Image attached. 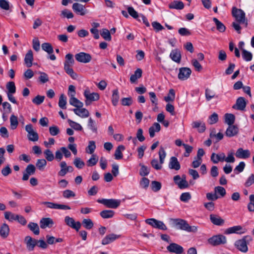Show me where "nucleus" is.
I'll return each instance as SVG.
<instances>
[{
    "label": "nucleus",
    "mask_w": 254,
    "mask_h": 254,
    "mask_svg": "<svg viewBox=\"0 0 254 254\" xmlns=\"http://www.w3.org/2000/svg\"><path fill=\"white\" fill-rule=\"evenodd\" d=\"M174 224L178 228L188 232L195 233L197 231L198 228L195 226H190L188 222L182 219H175L173 220Z\"/></svg>",
    "instance_id": "f257e3e1"
},
{
    "label": "nucleus",
    "mask_w": 254,
    "mask_h": 254,
    "mask_svg": "<svg viewBox=\"0 0 254 254\" xmlns=\"http://www.w3.org/2000/svg\"><path fill=\"white\" fill-rule=\"evenodd\" d=\"M232 14L237 22L243 24L245 27H247L248 20L246 17L245 12L242 9L234 7L232 8Z\"/></svg>",
    "instance_id": "f03ea898"
},
{
    "label": "nucleus",
    "mask_w": 254,
    "mask_h": 254,
    "mask_svg": "<svg viewBox=\"0 0 254 254\" xmlns=\"http://www.w3.org/2000/svg\"><path fill=\"white\" fill-rule=\"evenodd\" d=\"M252 240L250 236H245L242 239L236 241L235 246L240 251L246 253L248 250V244Z\"/></svg>",
    "instance_id": "7ed1b4c3"
},
{
    "label": "nucleus",
    "mask_w": 254,
    "mask_h": 254,
    "mask_svg": "<svg viewBox=\"0 0 254 254\" xmlns=\"http://www.w3.org/2000/svg\"><path fill=\"white\" fill-rule=\"evenodd\" d=\"M97 202L101 203L108 208H117L121 204V200L116 199H99Z\"/></svg>",
    "instance_id": "20e7f679"
},
{
    "label": "nucleus",
    "mask_w": 254,
    "mask_h": 254,
    "mask_svg": "<svg viewBox=\"0 0 254 254\" xmlns=\"http://www.w3.org/2000/svg\"><path fill=\"white\" fill-rule=\"evenodd\" d=\"M84 96L86 98L85 103L86 106L90 105L91 102L97 101L99 99V94L95 92L90 93L88 89L84 91Z\"/></svg>",
    "instance_id": "39448f33"
},
{
    "label": "nucleus",
    "mask_w": 254,
    "mask_h": 254,
    "mask_svg": "<svg viewBox=\"0 0 254 254\" xmlns=\"http://www.w3.org/2000/svg\"><path fill=\"white\" fill-rule=\"evenodd\" d=\"M208 242L213 246H217L226 244L227 239L225 236L220 234L213 236L209 238L208 239Z\"/></svg>",
    "instance_id": "423d86ee"
},
{
    "label": "nucleus",
    "mask_w": 254,
    "mask_h": 254,
    "mask_svg": "<svg viewBox=\"0 0 254 254\" xmlns=\"http://www.w3.org/2000/svg\"><path fill=\"white\" fill-rule=\"evenodd\" d=\"M247 232V229L243 228L240 225L234 226L230 228H228L224 231V234L226 235H229L231 234H243Z\"/></svg>",
    "instance_id": "0eeeda50"
},
{
    "label": "nucleus",
    "mask_w": 254,
    "mask_h": 254,
    "mask_svg": "<svg viewBox=\"0 0 254 254\" xmlns=\"http://www.w3.org/2000/svg\"><path fill=\"white\" fill-rule=\"evenodd\" d=\"M145 222L147 224L154 228L163 230H166L167 229L166 226L162 221L157 220L154 218L147 219L145 220Z\"/></svg>",
    "instance_id": "6e6552de"
},
{
    "label": "nucleus",
    "mask_w": 254,
    "mask_h": 254,
    "mask_svg": "<svg viewBox=\"0 0 254 254\" xmlns=\"http://www.w3.org/2000/svg\"><path fill=\"white\" fill-rule=\"evenodd\" d=\"M25 130L28 132V138L29 140L32 141H37L38 140V134L34 130L31 124L27 125L25 127Z\"/></svg>",
    "instance_id": "1a4fd4ad"
},
{
    "label": "nucleus",
    "mask_w": 254,
    "mask_h": 254,
    "mask_svg": "<svg viewBox=\"0 0 254 254\" xmlns=\"http://www.w3.org/2000/svg\"><path fill=\"white\" fill-rule=\"evenodd\" d=\"M75 58L77 62L84 64L89 63L92 60L91 56L89 54L84 52L76 54L75 55Z\"/></svg>",
    "instance_id": "9d476101"
},
{
    "label": "nucleus",
    "mask_w": 254,
    "mask_h": 254,
    "mask_svg": "<svg viewBox=\"0 0 254 254\" xmlns=\"http://www.w3.org/2000/svg\"><path fill=\"white\" fill-rule=\"evenodd\" d=\"M64 222L68 226L75 229L76 231H78L81 226L80 222H75L73 218L68 216L65 217Z\"/></svg>",
    "instance_id": "9b49d317"
},
{
    "label": "nucleus",
    "mask_w": 254,
    "mask_h": 254,
    "mask_svg": "<svg viewBox=\"0 0 254 254\" xmlns=\"http://www.w3.org/2000/svg\"><path fill=\"white\" fill-rule=\"evenodd\" d=\"M43 204L45 205L47 207L55 209H63V210H69L71 209L70 206L64 204H59L52 202L45 201L42 203Z\"/></svg>",
    "instance_id": "f8f14e48"
},
{
    "label": "nucleus",
    "mask_w": 254,
    "mask_h": 254,
    "mask_svg": "<svg viewBox=\"0 0 254 254\" xmlns=\"http://www.w3.org/2000/svg\"><path fill=\"white\" fill-rule=\"evenodd\" d=\"M36 171V168L33 164H29L26 167L23 173L22 180L27 181L29 179V176L34 175Z\"/></svg>",
    "instance_id": "ddd939ff"
},
{
    "label": "nucleus",
    "mask_w": 254,
    "mask_h": 254,
    "mask_svg": "<svg viewBox=\"0 0 254 254\" xmlns=\"http://www.w3.org/2000/svg\"><path fill=\"white\" fill-rule=\"evenodd\" d=\"M191 73V69L189 67H181L179 69L178 78L181 80L188 79Z\"/></svg>",
    "instance_id": "4468645a"
},
{
    "label": "nucleus",
    "mask_w": 254,
    "mask_h": 254,
    "mask_svg": "<svg viewBox=\"0 0 254 254\" xmlns=\"http://www.w3.org/2000/svg\"><path fill=\"white\" fill-rule=\"evenodd\" d=\"M24 243L29 251H33L37 245V240L32 238L31 236H27L24 238Z\"/></svg>",
    "instance_id": "2eb2a0df"
},
{
    "label": "nucleus",
    "mask_w": 254,
    "mask_h": 254,
    "mask_svg": "<svg viewBox=\"0 0 254 254\" xmlns=\"http://www.w3.org/2000/svg\"><path fill=\"white\" fill-rule=\"evenodd\" d=\"M167 249L169 252L176 254H181L184 252V249L181 246L174 243L167 246Z\"/></svg>",
    "instance_id": "dca6fc26"
},
{
    "label": "nucleus",
    "mask_w": 254,
    "mask_h": 254,
    "mask_svg": "<svg viewBox=\"0 0 254 254\" xmlns=\"http://www.w3.org/2000/svg\"><path fill=\"white\" fill-rule=\"evenodd\" d=\"M72 8L75 13L82 16L85 15L87 13V10L85 6L79 3H74L72 4Z\"/></svg>",
    "instance_id": "f3484780"
},
{
    "label": "nucleus",
    "mask_w": 254,
    "mask_h": 254,
    "mask_svg": "<svg viewBox=\"0 0 254 254\" xmlns=\"http://www.w3.org/2000/svg\"><path fill=\"white\" fill-rule=\"evenodd\" d=\"M239 132V128L236 125H230L225 131V135L231 137L236 135Z\"/></svg>",
    "instance_id": "a211bd4d"
},
{
    "label": "nucleus",
    "mask_w": 254,
    "mask_h": 254,
    "mask_svg": "<svg viewBox=\"0 0 254 254\" xmlns=\"http://www.w3.org/2000/svg\"><path fill=\"white\" fill-rule=\"evenodd\" d=\"M250 151L248 150H244L242 148H239L236 152V156L238 158L247 159L250 157Z\"/></svg>",
    "instance_id": "6ab92c4d"
},
{
    "label": "nucleus",
    "mask_w": 254,
    "mask_h": 254,
    "mask_svg": "<svg viewBox=\"0 0 254 254\" xmlns=\"http://www.w3.org/2000/svg\"><path fill=\"white\" fill-rule=\"evenodd\" d=\"M246 106V102L244 98L239 97L237 99L236 104L233 105V108L243 111Z\"/></svg>",
    "instance_id": "aec40b11"
},
{
    "label": "nucleus",
    "mask_w": 254,
    "mask_h": 254,
    "mask_svg": "<svg viewBox=\"0 0 254 254\" xmlns=\"http://www.w3.org/2000/svg\"><path fill=\"white\" fill-rule=\"evenodd\" d=\"M120 236V235L115 234L108 235L102 240V244L103 245H108L119 239Z\"/></svg>",
    "instance_id": "412c9836"
},
{
    "label": "nucleus",
    "mask_w": 254,
    "mask_h": 254,
    "mask_svg": "<svg viewBox=\"0 0 254 254\" xmlns=\"http://www.w3.org/2000/svg\"><path fill=\"white\" fill-rule=\"evenodd\" d=\"M210 220L214 225L217 226H222L225 223V220L224 219L219 216L215 214H210Z\"/></svg>",
    "instance_id": "4be33fe9"
},
{
    "label": "nucleus",
    "mask_w": 254,
    "mask_h": 254,
    "mask_svg": "<svg viewBox=\"0 0 254 254\" xmlns=\"http://www.w3.org/2000/svg\"><path fill=\"white\" fill-rule=\"evenodd\" d=\"M10 229L8 225L4 223L0 226V236L3 239L7 238L9 234Z\"/></svg>",
    "instance_id": "5701e85b"
},
{
    "label": "nucleus",
    "mask_w": 254,
    "mask_h": 254,
    "mask_svg": "<svg viewBox=\"0 0 254 254\" xmlns=\"http://www.w3.org/2000/svg\"><path fill=\"white\" fill-rule=\"evenodd\" d=\"M53 224L54 222L51 218H43L40 221V225L42 229L51 227Z\"/></svg>",
    "instance_id": "b1692460"
},
{
    "label": "nucleus",
    "mask_w": 254,
    "mask_h": 254,
    "mask_svg": "<svg viewBox=\"0 0 254 254\" xmlns=\"http://www.w3.org/2000/svg\"><path fill=\"white\" fill-rule=\"evenodd\" d=\"M169 167L171 169H174L177 171L180 170L181 166L178 159L176 157H171L169 163Z\"/></svg>",
    "instance_id": "393cba45"
},
{
    "label": "nucleus",
    "mask_w": 254,
    "mask_h": 254,
    "mask_svg": "<svg viewBox=\"0 0 254 254\" xmlns=\"http://www.w3.org/2000/svg\"><path fill=\"white\" fill-rule=\"evenodd\" d=\"M225 157V154L224 153L222 152L218 154L213 153L211 156V160L214 163L216 164L219 161H224Z\"/></svg>",
    "instance_id": "a878e982"
},
{
    "label": "nucleus",
    "mask_w": 254,
    "mask_h": 254,
    "mask_svg": "<svg viewBox=\"0 0 254 254\" xmlns=\"http://www.w3.org/2000/svg\"><path fill=\"white\" fill-rule=\"evenodd\" d=\"M192 127L194 128H197L199 132H203L206 129L204 123L201 121H195L192 123Z\"/></svg>",
    "instance_id": "bb28decb"
},
{
    "label": "nucleus",
    "mask_w": 254,
    "mask_h": 254,
    "mask_svg": "<svg viewBox=\"0 0 254 254\" xmlns=\"http://www.w3.org/2000/svg\"><path fill=\"white\" fill-rule=\"evenodd\" d=\"M33 61V55L32 50L28 51L24 58V63L27 67H30L32 65Z\"/></svg>",
    "instance_id": "cd10ccee"
},
{
    "label": "nucleus",
    "mask_w": 254,
    "mask_h": 254,
    "mask_svg": "<svg viewBox=\"0 0 254 254\" xmlns=\"http://www.w3.org/2000/svg\"><path fill=\"white\" fill-rule=\"evenodd\" d=\"M73 111L76 115L82 118H87L89 116L88 111L85 108L74 109Z\"/></svg>",
    "instance_id": "c85d7f7f"
},
{
    "label": "nucleus",
    "mask_w": 254,
    "mask_h": 254,
    "mask_svg": "<svg viewBox=\"0 0 254 254\" xmlns=\"http://www.w3.org/2000/svg\"><path fill=\"white\" fill-rule=\"evenodd\" d=\"M161 129V126L158 123H154L149 128V133L151 137L155 136V132H159Z\"/></svg>",
    "instance_id": "c756f323"
},
{
    "label": "nucleus",
    "mask_w": 254,
    "mask_h": 254,
    "mask_svg": "<svg viewBox=\"0 0 254 254\" xmlns=\"http://www.w3.org/2000/svg\"><path fill=\"white\" fill-rule=\"evenodd\" d=\"M170 57L173 61L177 63H180L181 55L180 52L178 50H172L170 53Z\"/></svg>",
    "instance_id": "7c9ffc66"
},
{
    "label": "nucleus",
    "mask_w": 254,
    "mask_h": 254,
    "mask_svg": "<svg viewBox=\"0 0 254 254\" xmlns=\"http://www.w3.org/2000/svg\"><path fill=\"white\" fill-rule=\"evenodd\" d=\"M170 9H182L184 7V4L182 1L174 0L169 5Z\"/></svg>",
    "instance_id": "2f4dec72"
},
{
    "label": "nucleus",
    "mask_w": 254,
    "mask_h": 254,
    "mask_svg": "<svg viewBox=\"0 0 254 254\" xmlns=\"http://www.w3.org/2000/svg\"><path fill=\"white\" fill-rule=\"evenodd\" d=\"M74 61L73 55L71 54H67L65 56V61L64 63V68L70 67L74 64Z\"/></svg>",
    "instance_id": "473e14b6"
},
{
    "label": "nucleus",
    "mask_w": 254,
    "mask_h": 254,
    "mask_svg": "<svg viewBox=\"0 0 254 254\" xmlns=\"http://www.w3.org/2000/svg\"><path fill=\"white\" fill-rule=\"evenodd\" d=\"M69 102L71 105L77 108H81L83 106V103L75 98V96L70 97Z\"/></svg>",
    "instance_id": "72a5a7b5"
},
{
    "label": "nucleus",
    "mask_w": 254,
    "mask_h": 254,
    "mask_svg": "<svg viewBox=\"0 0 254 254\" xmlns=\"http://www.w3.org/2000/svg\"><path fill=\"white\" fill-rule=\"evenodd\" d=\"M142 70L140 68H137L134 72L133 74H132L130 77V81L133 83L136 82L138 78H139L142 76Z\"/></svg>",
    "instance_id": "f704fd0d"
},
{
    "label": "nucleus",
    "mask_w": 254,
    "mask_h": 254,
    "mask_svg": "<svg viewBox=\"0 0 254 254\" xmlns=\"http://www.w3.org/2000/svg\"><path fill=\"white\" fill-rule=\"evenodd\" d=\"M27 227L35 235H38L40 233V230L38 225L34 222H30Z\"/></svg>",
    "instance_id": "c9c22d12"
},
{
    "label": "nucleus",
    "mask_w": 254,
    "mask_h": 254,
    "mask_svg": "<svg viewBox=\"0 0 254 254\" xmlns=\"http://www.w3.org/2000/svg\"><path fill=\"white\" fill-rule=\"evenodd\" d=\"M120 98L119 93L118 89H115L112 91L111 98L112 103L114 106H116Z\"/></svg>",
    "instance_id": "e433bc0d"
},
{
    "label": "nucleus",
    "mask_w": 254,
    "mask_h": 254,
    "mask_svg": "<svg viewBox=\"0 0 254 254\" xmlns=\"http://www.w3.org/2000/svg\"><path fill=\"white\" fill-rule=\"evenodd\" d=\"M100 214L103 218L108 219L112 218L115 214V212L112 210H105L101 211Z\"/></svg>",
    "instance_id": "4c0bfd02"
},
{
    "label": "nucleus",
    "mask_w": 254,
    "mask_h": 254,
    "mask_svg": "<svg viewBox=\"0 0 254 254\" xmlns=\"http://www.w3.org/2000/svg\"><path fill=\"white\" fill-rule=\"evenodd\" d=\"M125 149V147L124 145H121L118 146L115 152V158L116 160H119L123 158V155L122 153V151Z\"/></svg>",
    "instance_id": "58836bf2"
},
{
    "label": "nucleus",
    "mask_w": 254,
    "mask_h": 254,
    "mask_svg": "<svg viewBox=\"0 0 254 254\" xmlns=\"http://www.w3.org/2000/svg\"><path fill=\"white\" fill-rule=\"evenodd\" d=\"M235 117L232 114H226L225 115V122L230 125H233L235 122Z\"/></svg>",
    "instance_id": "ea45409f"
},
{
    "label": "nucleus",
    "mask_w": 254,
    "mask_h": 254,
    "mask_svg": "<svg viewBox=\"0 0 254 254\" xmlns=\"http://www.w3.org/2000/svg\"><path fill=\"white\" fill-rule=\"evenodd\" d=\"M7 89L6 93H15L16 92V86L13 81H9L6 84Z\"/></svg>",
    "instance_id": "a19ab883"
},
{
    "label": "nucleus",
    "mask_w": 254,
    "mask_h": 254,
    "mask_svg": "<svg viewBox=\"0 0 254 254\" xmlns=\"http://www.w3.org/2000/svg\"><path fill=\"white\" fill-rule=\"evenodd\" d=\"M95 149V142L93 140L89 141L88 142V145L86 148V152L90 154H94L93 152H94Z\"/></svg>",
    "instance_id": "79ce46f5"
},
{
    "label": "nucleus",
    "mask_w": 254,
    "mask_h": 254,
    "mask_svg": "<svg viewBox=\"0 0 254 254\" xmlns=\"http://www.w3.org/2000/svg\"><path fill=\"white\" fill-rule=\"evenodd\" d=\"M213 20L216 24L217 29L219 32H223L225 31L226 27L217 18L214 17V18H213Z\"/></svg>",
    "instance_id": "37998d69"
},
{
    "label": "nucleus",
    "mask_w": 254,
    "mask_h": 254,
    "mask_svg": "<svg viewBox=\"0 0 254 254\" xmlns=\"http://www.w3.org/2000/svg\"><path fill=\"white\" fill-rule=\"evenodd\" d=\"M205 96L207 101H210L213 98L217 97V96L215 95V92L208 88L205 89Z\"/></svg>",
    "instance_id": "c03bdc74"
},
{
    "label": "nucleus",
    "mask_w": 254,
    "mask_h": 254,
    "mask_svg": "<svg viewBox=\"0 0 254 254\" xmlns=\"http://www.w3.org/2000/svg\"><path fill=\"white\" fill-rule=\"evenodd\" d=\"M66 97L64 94H62L60 95L59 101V107L63 109H66Z\"/></svg>",
    "instance_id": "a18cd8bd"
},
{
    "label": "nucleus",
    "mask_w": 254,
    "mask_h": 254,
    "mask_svg": "<svg viewBox=\"0 0 254 254\" xmlns=\"http://www.w3.org/2000/svg\"><path fill=\"white\" fill-rule=\"evenodd\" d=\"M60 165L61 167V170L58 172V175L59 176L63 177L65 176L66 174V168H67V166L65 161L61 162Z\"/></svg>",
    "instance_id": "49530a36"
},
{
    "label": "nucleus",
    "mask_w": 254,
    "mask_h": 254,
    "mask_svg": "<svg viewBox=\"0 0 254 254\" xmlns=\"http://www.w3.org/2000/svg\"><path fill=\"white\" fill-rule=\"evenodd\" d=\"M44 154L46 158V160H47L48 161L51 162L55 158L54 154L53 153L52 151L49 149H46L44 151Z\"/></svg>",
    "instance_id": "de8ad7c7"
},
{
    "label": "nucleus",
    "mask_w": 254,
    "mask_h": 254,
    "mask_svg": "<svg viewBox=\"0 0 254 254\" xmlns=\"http://www.w3.org/2000/svg\"><path fill=\"white\" fill-rule=\"evenodd\" d=\"M10 127L12 129H15L16 128L18 122L17 117L14 115H12L10 118Z\"/></svg>",
    "instance_id": "09e8293b"
},
{
    "label": "nucleus",
    "mask_w": 254,
    "mask_h": 254,
    "mask_svg": "<svg viewBox=\"0 0 254 254\" xmlns=\"http://www.w3.org/2000/svg\"><path fill=\"white\" fill-rule=\"evenodd\" d=\"M83 227L86 229L90 230L93 227V223L90 219H84L82 222Z\"/></svg>",
    "instance_id": "8fccbe9b"
},
{
    "label": "nucleus",
    "mask_w": 254,
    "mask_h": 254,
    "mask_svg": "<svg viewBox=\"0 0 254 254\" xmlns=\"http://www.w3.org/2000/svg\"><path fill=\"white\" fill-rule=\"evenodd\" d=\"M47 165V161L46 159H38L36 163V166L37 168L41 171H43Z\"/></svg>",
    "instance_id": "3c124183"
},
{
    "label": "nucleus",
    "mask_w": 254,
    "mask_h": 254,
    "mask_svg": "<svg viewBox=\"0 0 254 254\" xmlns=\"http://www.w3.org/2000/svg\"><path fill=\"white\" fill-rule=\"evenodd\" d=\"M98 161V157L95 154H92L91 158L87 161L88 166L95 165Z\"/></svg>",
    "instance_id": "603ef678"
},
{
    "label": "nucleus",
    "mask_w": 254,
    "mask_h": 254,
    "mask_svg": "<svg viewBox=\"0 0 254 254\" xmlns=\"http://www.w3.org/2000/svg\"><path fill=\"white\" fill-rule=\"evenodd\" d=\"M242 57H243L244 60L247 62L251 61L252 59V58H253L252 54L251 52H250L245 49H242Z\"/></svg>",
    "instance_id": "864d4df0"
},
{
    "label": "nucleus",
    "mask_w": 254,
    "mask_h": 254,
    "mask_svg": "<svg viewBox=\"0 0 254 254\" xmlns=\"http://www.w3.org/2000/svg\"><path fill=\"white\" fill-rule=\"evenodd\" d=\"M42 49L47 52L49 54H51L53 53L54 50L52 45L48 43H44L42 44Z\"/></svg>",
    "instance_id": "5fc2aeb1"
},
{
    "label": "nucleus",
    "mask_w": 254,
    "mask_h": 254,
    "mask_svg": "<svg viewBox=\"0 0 254 254\" xmlns=\"http://www.w3.org/2000/svg\"><path fill=\"white\" fill-rule=\"evenodd\" d=\"M101 36L106 41L111 40V36L110 32L107 29H103L101 32Z\"/></svg>",
    "instance_id": "6e6d98bb"
},
{
    "label": "nucleus",
    "mask_w": 254,
    "mask_h": 254,
    "mask_svg": "<svg viewBox=\"0 0 254 254\" xmlns=\"http://www.w3.org/2000/svg\"><path fill=\"white\" fill-rule=\"evenodd\" d=\"M61 16L63 18H66L67 19L72 18L74 16L72 12L67 9H64L61 12Z\"/></svg>",
    "instance_id": "4d7b16f0"
},
{
    "label": "nucleus",
    "mask_w": 254,
    "mask_h": 254,
    "mask_svg": "<svg viewBox=\"0 0 254 254\" xmlns=\"http://www.w3.org/2000/svg\"><path fill=\"white\" fill-rule=\"evenodd\" d=\"M17 214H15L11 213L10 211H5L4 212V218L9 221H16V217Z\"/></svg>",
    "instance_id": "13d9d810"
},
{
    "label": "nucleus",
    "mask_w": 254,
    "mask_h": 254,
    "mask_svg": "<svg viewBox=\"0 0 254 254\" xmlns=\"http://www.w3.org/2000/svg\"><path fill=\"white\" fill-rule=\"evenodd\" d=\"M175 98V92L174 89H170L167 96L165 97L166 102L173 101Z\"/></svg>",
    "instance_id": "bf43d9fd"
},
{
    "label": "nucleus",
    "mask_w": 254,
    "mask_h": 254,
    "mask_svg": "<svg viewBox=\"0 0 254 254\" xmlns=\"http://www.w3.org/2000/svg\"><path fill=\"white\" fill-rule=\"evenodd\" d=\"M73 164L78 169H82L85 165L84 162L78 157H76L74 159Z\"/></svg>",
    "instance_id": "052dcab7"
},
{
    "label": "nucleus",
    "mask_w": 254,
    "mask_h": 254,
    "mask_svg": "<svg viewBox=\"0 0 254 254\" xmlns=\"http://www.w3.org/2000/svg\"><path fill=\"white\" fill-rule=\"evenodd\" d=\"M68 122L70 126L75 130H81L82 129V127L79 124L76 123L74 121H72L70 120H68Z\"/></svg>",
    "instance_id": "680f3d73"
},
{
    "label": "nucleus",
    "mask_w": 254,
    "mask_h": 254,
    "mask_svg": "<svg viewBox=\"0 0 254 254\" xmlns=\"http://www.w3.org/2000/svg\"><path fill=\"white\" fill-rule=\"evenodd\" d=\"M49 132L52 136H56L60 132V128L56 126H53L49 127Z\"/></svg>",
    "instance_id": "e2e57ef3"
},
{
    "label": "nucleus",
    "mask_w": 254,
    "mask_h": 254,
    "mask_svg": "<svg viewBox=\"0 0 254 254\" xmlns=\"http://www.w3.org/2000/svg\"><path fill=\"white\" fill-rule=\"evenodd\" d=\"M151 187L152 190L156 192L161 189V184L159 182L154 181L151 182Z\"/></svg>",
    "instance_id": "0e129e2a"
},
{
    "label": "nucleus",
    "mask_w": 254,
    "mask_h": 254,
    "mask_svg": "<svg viewBox=\"0 0 254 254\" xmlns=\"http://www.w3.org/2000/svg\"><path fill=\"white\" fill-rule=\"evenodd\" d=\"M45 96L37 95L32 99V102L37 105L41 104L44 101Z\"/></svg>",
    "instance_id": "69168bd1"
},
{
    "label": "nucleus",
    "mask_w": 254,
    "mask_h": 254,
    "mask_svg": "<svg viewBox=\"0 0 254 254\" xmlns=\"http://www.w3.org/2000/svg\"><path fill=\"white\" fill-rule=\"evenodd\" d=\"M250 202L248 204V209L250 212H254V194L250 195Z\"/></svg>",
    "instance_id": "338daca9"
},
{
    "label": "nucleus",
    "mask_w": 254,
    "mask_h": 254,
    "mask_svg": "<svg viewBox=\"0 0 254 254\" xmlns=\"http://www.w3.org/2000/svg\"><path fill=\"white\" fill-rule=\"evenodd\" d=\"M39 80L42 83H45L49 81V77L47 73L44 72H39Z\"/></svg>",
    "instance_id": "774afa93"
}]
</instances>
